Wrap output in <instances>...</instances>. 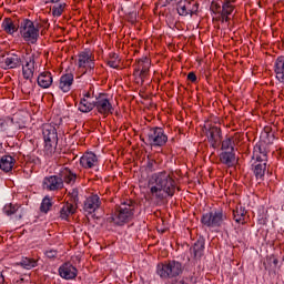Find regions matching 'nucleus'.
Instances as JSON below:
<instances>
[{
    "instance_id": "nucleus-1",
    "label": "nucleus",
    "mask_w": 284,
    "mask_h": 284,
    "mask_svg": "<svg viewBox=\"0 0 284 284\" xmlns=\"http://www.w3.org/2000/svg\"><path fill=\"white\" fill-rule=\"evenodd\" d=\"M149 187L156 199L174 195V180L165 172L153 174L149 180Z\"/></svg>"
},
{
    "instance_id": "nucleus-2",
    "label": "nucleus",
    "mask_w": 284,
    "mask_h": 284,
    "mask_svg": "<svg viewBox=\"0 0 284 284\" xmlns=\"http://www.w3.org/2000/svg\"><path fill=\"white\" fill-rule=\"evenodd\" d=\"M134 214H141V204L132 200H124L115 205L112 221L115 225H125V223H130L134 219Z\"/></svg>"
},
{
    "instance_id": "nucleus-3",
    "label": "nucleus",
    "mask_w": 284,
    "mask_h": 284,
    "mask_svg": "<svg viewBox=\"0 0 284 284\" xmlns=\"http://www.w3.org/2000/svg\"><path fill=\"white\" fill-rule=\"evenodd\" d=\"M42 136L44 141V154L47 156H54L57 146L59 145V133L57 126L52 123L42 125Z\"/></svg>"
},
{
    "instance_id": "nucleus-4",
    "label": "nucleus",
    "mask_w": 284,
    "mask_h": 284,
    "mask_svg": "<svg viewBox=\"0 0 284 284\" xmlns=\"http://www.w3.org/2000/svg\"><path fill=\"white\" fill-rule=\"evenodd\" d=\"M75 65L82 74H94V68H97L94 53L90 50L79 52L75 59Z\"/></svg>"
},
{
    "instance_id": "nucleus-5",
    "label": "nucleus",
    "mask_w": 284,
    "mask_h": 284,
    "mask_svg": "<svg viewBox=\"0 0 284 284\" xmlns=\"http://www.w3.org/2000/svg\"><path fill=\"white\" fill-rule=\"evenodd\" d=\"M20 36L29 45L37 44V41H39V24L34 26L32 20L23 19L20 22Z\"/></svg>"
},
{
    "instance_id": "nucleus-6",
    "label": "nucleus",
    "mask_w": 284,
    "mask_h": 284,
    "mask_svg": "<svg viewBox=\"0 0 284 284\" xmlns=\"http://www.w3.org/2000/svg\"><path fill=\"white\" fill-rule=\"evenodd\" d=\"M253 158L256 159L253 164L255 179L261 180L265 176V171L267 170V153L265 152V149L261 145H256L254 148Z\"/></svg>"
},
{
    "instance_id": "nucleus-7",
    "label": "nucleus",
    "mask_w": 284,
    "mask_h": 284,
    "mask_svg": "<svg viewBox=\"0 0 284 284\" xmlns=\"http://www.w3.org/2000/svg\"><path fill=\"white\" fill-rule=\"evenodd\" d=\"M181 272H183V266L181 263L175 261L158 265V274L161 278H172L174 276H179Z\"/></svg>"
},
{
    "instance_id": "nucleus-8",
    "label": "nucleus",
    "mask_w": 284,
    "mask_h": 284,
    "mask_svg": "<svg viewBox=\"0 0 284 284\" xmlns=\"http://www.w3.org/2000/svg\"><path fill=\"white\" fill-rule=\"evenodd\" d=\"M227 219V215L223 214V211H214L202 215L201 223L206 227H221Z\"/></svg>"
},
{
    "instance_id": "nucleus-9",
    "label": "nucleus",
    "mask_w": 284,
    "mask_h": 284,
    "mask_svg": "<svg viewBox=\"0 0 284 284\" xmlns=\"http://www.w3.org/2000/svg\"><path fill=\"white\" fill-rule=\"evenodd\" d=\"M23 65V55L16 53H9L0 59V68L2 70H17Z\"/></svg>"
},
{
    "instance_id": "nucleus-10",
    "label": "nucleus",
    "mask_w": 284,
    "mask_h": 284,
    "mask_svg": "<svg viewBox=\"0 0 284 284\" xmlns=\"http://www.w3.org/2000/svg\"><path fill=\"white\" fill-rule=\"evenodd\" d=\"M95 110L102 116H110L113 114L114 106H112V102L108 99V94L100 93L99 97L95 98Z\"/></svg>"
},
{
    "instance_id": "nucleus-11",
    "label": "nucleus",
    "mask_w": 284,
    "mask_h": 284,
    "mask_svg": "<svg viewBox=\"0 0 284 284\" xmlns=\"http://www.w3.org/2000/svg\"><path fill=\"white\" fill-rule=\"evenodd\" d=\"M146 132L149 145H158L161 148L162 145H165V143H168V135L163 133V129L148 128Z\"/></svg>"
},
{
    "instance_id": "nucleus-12",
    "label": "nucleus",
    "mask_w": 284,
    "mask_h": 284,
    "mask_svg": "<svg viewBox=\"0 0 284 284\" xmlns=\"http://www.w3.org/2000/svg\"><path fill=\"white\" fill-rule=\"evenodd\" d=\"M65 185L59 175L45 176L42 181V189L47 192H61Z\"/></svg>"
},
{
    "instance_id": "nucleus-13",
    "label": "nucleus",
    "mask_w": 284,
    "mask_h": 284,
    "mask_svg": "<svg viewBox=\"0 0 284 284\" xmlns=\"http://www.w3.org/2000/svg\"><path fill=\"white\" fill-rule=\"evenodd\" d=\"M80 165L83 170H98L99 156L92 151H87L80 158Z\"/></svg>"
},
{
    "instance_id": "nucleus-14",
    "label": "nucleus",
    "mask_w": 284,
    "mask_h": 284,
    "mask_svg": "<svg viewBox=\"0 0 284 284\" xmlns=\"http://www.w3.org/2000/svg\"><path fill=\"white\" fill-rule=\"evenodd\" d=\"M101 207V197L99 194L92 193L89 195L84 202H83V211L87 212V214H94L97 210Z\"/></svg>"
},
{
    "instance_id": "nucleus-15",
    "label": "nucleus",
    "mask_w": 284,
    "mask_h": 284,
    "mask_svg": "<svg viewBox=\"0 0 284 284\" xmlns=\"http://www.w3.org/2000/svg\"><path fill=\"white\" fill-rule=\"evenodd\" d=\"M78 274L79 270H77L70 262H65L59 267V275L65 281H74Z\"/></svg>"
},
{
    "instance_id": "nucleus-16",
    "label": "nucleus",
    "mask_w": 284,
    "mask_h": 284,
    "mask_svg": "<svg viewBox=\"0 0 284 284\" xmlns=\"http://www.w3.org/2000/svg\"><path fill=\"white\" fill-rule=\"evenodd\" d=\"M74 84V74L72 72L63 73L58 82V88L61 92L68 93Z\"/></svg>"
},
{
    "instance_id": "nucleus-17",
    "label": "nucleus",
    "mask_w": 284,
    "mask_h": 284,
    "mask_svg": "<svg viewBox=\"0 0 284 284\" xmlns=\"http://www.w3.org/2000/svg\"><path fill=\"white\" fill-rule=\"evenodd\" d=\"M34 55H31L26 60V63L22 64V77L26 79V81H32L34 79Z\"/></svg>"
},
{
    "instance_id": "nucleus-18",
    "label": "nucleus",
    "mask_w": 284,
    "mask_h": 284,
    "mask_svg": "<svg viewBox=\"0 0 284 284\" xmlns=\"http://www.w3.org/2000/svg\"><path fill=\"white\" fill-rule=\"evenodd\" d=\"M37 83L39 88H42L43 90H48V88H51L52 83H54V77L52 75V72L42 71L38 75Z\"/></svg>"
},
{
    "instance_id": "nucleus-19",
    "label": "nucleus",
    "mask_w": 284,
    "mask_h": 284,
    "mask_svg": "<svg viewBox=\"0 0 284 284\" xmlns=\"http://www.w3.org/2000/svg\"><path fill=\"white\" fill-rule=\"evenodd\" d=\"M58 176L61 179L62 183L68 185L77 183V173H74L70 168L62 166Z\"/></svg>"
},
{
    "instance_id": "nucleus-20",
    "label": "nucleus",
    "mask_w": 284,
    "mask_h": 284,
    "mask_svg": "<svg viewBox=\"0 0 284 284\" xmlns=\"http://www.w3.org/2000/svg\"><path fill=\"white\" fill-rule=\"evenodd\" d=\"M78 207L79 206H77V204H72L70 201H68L60 209V219H62V221H68L70 216L77 214Z\"/></svg>"
},
{
    "instance_id": "nucleus-21",
    "label": "nucleus",
    "mask_w": 284,
    "mask_h": 284,
    "mask_svg": "<svg viewBox=\"0 0 284 284\" xmlns=\"http://www.w3.org/2000/svg\"><path fill=\"white\" fill-rule=\"evenodd\" d=\"M1 28L6 34H14V32H19L21 24L14 22L11 18H4Z\"/></svg>"
},
{
    "instance_id": "nucleus-22",
    "label": "nucleus",
    "mask_w": 284,
    "mask_h": 284,
    "mask_svg": "<svg viewBox=\"0 0 284 284\" xmlns=\"http://www.w3.org/2000/svg\"><path fill=\"white\" fill-rule=\"evenodd\" d=\"M133 77L138 85H143V59L135 60L133 64Z\"/></svg>"
},
{
    "instance_id": "nucleus-23",
    "label": "nucleus",
    "mask_w": 284,
    "mask_h": 284,
    "mask_svg": "<svg viewBox=\"0 0 284 284\" xmlns=\"http://www.w3.org/2000/svg\"><path fill=\"white\" fill-rule=\"evenodd\" d=\"M205 250V239L199 237V240L194 243L193 247H191L190 252L195 261H199L201 256H203V252Z\"/></svg>"
},
{
    "instance_id": "nucleus-24",
    "label": "nucleus",
    "mask_w": 284,
    "mask_h": 284,
    "mask_svg": "<svg viewBox=\"0 0 284 284\" xmlns=\"http://www.w3.org/2000/svg\"><path fill=\"white\" fill-rule=\"evenodd\" d=\"M17 164V160L12 155H2L0 159V170L2 172H12V169Z\"/></svg>"
},
{
    "instance_id": "nucleus-25",
    "label": "nucleus",
    "mask_w": 284,
    "mask_h": 284,
    "mask_svg": "<svg viewBox=\"0 0 284 284\" xmlns=\"http://www.w3.org/2000/svg\"><path fill=\"white\" fill-rule=\"evenodd\" d=\"M206 136L212 148H216V143L221 141V129L217 126H212L206 131Z\"/></svg>"
},
{
    "instance_id": "nucleus-26",
    "label": "nucleus",
    "mask_w": 284,
    "mask_h": 284,
    "mask_svg": "<svg viewBox=\"0 0 284 284\" xmlns=\"http://www.w3.org/2000/svg\"><path fill=\"white\" fill-rule=\"evenodd\" d=\"M275 74L276 79L282 85H284V57H278L275 61Z\"/></svg>"
},
{
    "instance_id": "nucleus-27",
    "label": "nucleus",
    "mask_w": 284,
    "mask_h": 284,
    "mask_svg": "<svg viewBox=\"0 0 284 284\" xmlns=\"http://www.w3.org/2000/svg\"><path fill=\"white\" fill-rule=\"evenodd\" d=\"M220 161L224 163V165H229V168H231V165H234L236 158L232 151H224L220 154Z\"/></svg>"
},
{
    "instance_id": "nucleus-28",
    "label": "nucleus",
    "mask_w": 284,
    "mask_h": 284,
    "mask_svg": "<svg viewBox=\"0 0 284 284\" xmlns=\"http://www.w3.org/2000/svg\"><path fill=\"white\" fill-rule=\"evenodd\" d=\"M264 267L267 270V272H274L276 273V267H278V258L276 256L271 255L266 257V261L264 262Z\"/></svg>"
},
{
    "instance_id": "nucleus-29",
    "label": "nucleus",
    "mask_w": 284,
    "mask_h": 284,
    "mask_svg": "<svg viewBox=\"0 0 284 284\" xmlns=\"http://www.w3.org/2000/svg\"><path fill=\"white\" fill-rule=\"evenodd\" d=\"M245 214H247V212L243 206H240V207H236V210H233V219L235 223H241L242 225H245Z\"/></svg>"
},
{
    "instance_id": "nucleus-30",
    "label": "nucleus",
    "mask_w": 284,
    "mask_h": 284,
    "mask_svg": "<svg viewBox=\"0 0 284 284\" xmlns=\"http://www.w3.org/2000/svg\"><path fill=\"white\" fill-rule=\"evenodd\" d=\"M97 105V102H88V100H83L81 98L80 103L78 105V110L83 113L92 112Z\"/></svg>"
},
{
    "instance_id": "nucleus-31",
    "label": "nucleus",
    "mask_w": 284,
    "mask_h": 284,
    "mask_svg": "<svg viewBox=\"0 0 284 284\" xmlns=\"http://www.w3.org/2000/svg\"><path fill=\"white\" fill-rule=\"evenodd\" d=\"M185 3H187V0H181L180 2H178V13L180 14V17H192L194 12L187 9V6Z\"/></svg>"
},
{
    "instance_id": "nucleus-32",
    "label": "nucleus",
    "mask_w": 284,
    "mask_h": 284,
    "mask_svg": "<svg viewBox=\"0 0 284 284\" xmlns=\"http://www.w3.org/2000/svg\"><path fill=\"white\" fill-rule=\"evenodd\" d=\"M67 10H68V3L65 2L55 3L51 8L52 17H57V18L61 17L63 12H65Z\"/></svg>"
},
{
    "instance_id": "nucleus-33",
    "label": "nucleus",
    "mask_w": 284,
    "mask_h": 284,
    "mask_svg": "<svg viewBox=\"0 0 284 284\" xmlns=\"http://www.w3.org/2000/svg\"><path fill=\"white\" fill-rule=\"evenodd\" d=\"M106 64L110 67V68H113V69H119L120 65H121V59L119 58V54H116L115 52H111L109 54V59L106 61Z\"/></svg>"
},
{
    "instance_id": "nucleus-34",
    "label": "nucleus",
    "mask_w": 284,
    "mask_h": 284,
    "mask_svg": "<svg viewBox=\"0 0 284 284\" xmlns=\"http://www.w3.org/2000/svg\"><path fill=\"white\" fill-rule=\"evenodd\" d=\"M20 265L21 267H24V270H32L39 265V260H34L32 257H22Z\"/></svg>"
},
{
    "instance_id": "nucleus-35",
    "label": "nucleus",
    "mask_w": 284,
    "mask_h": 284,
    "mask_svg": "<svg viewBox=\"0 0 284 284\" xmlns=\"http://www.w3.org/2000/svg\"><path fill=\"white\" fill-rule=\"evenodd\" d=\"M49 210H52V197H50V195H45L41 202L40 212L48 214Z\"/></svg>"
},
{
    "instance_id": "nucleus-36",
    "label": "nucleus",
    "mask_w": 284,
    "mask_h": 284,
    "mask_svg": "<svg viewBox=\"0 0 284 284\" xmlns=\"http://www.w3.org/2000/svg\"><path fill=\"white\" fill-rule=\"evenodd\" d=\"M19 207H21L19 204L8 203L3 206V212L7 216H12V214H17V212H19Z\"/></svg>"
},
{
    "instance_id": "nucleus-37",
    "label": "nucleus",
    "mask_w": 284,
    "mask_h": 284,
    "mask_svg": "<svg viewBox=\"0 0 284 284\" xmlns=\"http://www.w3.org/2000/svg\"><path fill=\"white\" fill-rule=\"evenodd\" d=\"M68 196H70L69 203H72L77 207H79V189H72L69 193Z\"/></svg>"
},
{
    "instance_id": "nucleus-38",
    "label": "nucleus",
    "mask_w": 284,
    "mask_h": 284,
    "mask_svg": "<svg viewBox=\"0 0 284 284\" xmlns=\"http://www.w3.org/2000/svg\"><path fill=\"white\" fill-rule=\"evenodd\" d=\"M33 90H34V88L32 85V82L24 81L21 84V92H22V94H26V97H30V94H32Z\"/></svg>"
},
{
    "instance_id": "nucleus-39",
    "label": "nucleus",
    "mask_w": 284,
    "mask_h": 284,
    "mask_svg": "<svg viewBox=\"0 0 284 284\" xmlns=\"http://www.w3.org/2000/svg\"><path fill=\"white\" fill-rule=\"evenodd\" d=\"M82 100L88 101V103H97V100L94 101V91L92 89L85 91L83 93Z\"/></svg>"
},
{
    "instance_id": "nucleus-40",
    "label": "nucleus",
    "mask_w": 284,
    "mask_h": 284,
    "mask_svg": "<svg viewBox=\"0 0 284 284\" xmlns=\"http://www.w3.org/2000/svg\"><path fill=\"white\" fill-rule=\"evenodd\" d=\"M222 150H225V152H234V145H232V139H226L222 142Z\"/></svg>"
},
{
    "instance_id": "nucleus-41",
    "label": "nucleus",
    "mask_w": 284,
    "mask_h": 284,
    "mask_svg": "<svg viewBox=\"0 0 284 284\" xmlns=\"http://www.w3.org/2000/svg\"><path fill=\"white\" fill-rule=\"evenodd\" d=\"M154 170H156V161H154V160L150 159V156H148L145 172H154Z\"/></svg>"
},
{
    "instance_id": "nucleus-42",
    "label": "nucleus",
    "mask_w": 284,
    "mask_h": 284,
    "mask_svg": "<svg viewBox=\"0 0 284 284\" xmlns=\"http://www.w3.org/2000/svg\"><path fill=\"white\" fill-rule=\"evenodd\" d=\"M223 14L230 16L234 12V7L230 4V1H226L222 7Z\"/></svg>"
},
{
    "instance_id": "nucleus-43",
    "label": "nucleus",
    "mask_w": 284,
    "mask_h": 284,
    "mask_svg": "<svg viewBox=\"0 0 284 284\" xmlns=\"http://www.w3.org/2000/svg\"><path fill=\"white\" fill-rule=\"evenodd\" d=\"M45 256L48 258H57V256H59V252L57 250H49L45 252Z\"/></svg>"
},
{
    "instance_id": "nucleus-44",
    "label": "nucleus",
    "mask_w": 284,
    "mask_h": 284,
    "mask_svg": "<svg viewBox=\"0 0 284 284\" xmlns=\"http://www.w3.org/2000/svg\"><path fill=\"white\" fill-rule=\"evenodd\" d=\"M150 64H151L150 59L145 58L143 61V68H144L143 73L144 74H145V72H148V70H150Z\"/></svg>"
},
{
    "instance_id": "nucleus-45",
    "label": "nucleus",
    "mask_w": 284,
    "mask_h": 284,
    "mask_svg": "<svg viewBox=\"0 0 284 284\" xmlns=\"http://www.w3.org/2000/svg\"><path fill=\"white\" fill-rule=\"evenodd\" d=\"M189 81H192V83L196 82V74L194 72H190L187 74Z\"/></svg>"
},
{
    "instance_id": "nucleus-46",
    "label": "nucleus",
    "mask_w": 284,
    "mask_h": 284,
    "mask_svg": "<svg viewBox=\"0 0 284 284\" xmlns=\"http://www.w3.org/2000/svg\"><path fill=\"white\" fill-rule=\"evenodd\" d=\"M6 283V277L3 276V273L0 272V284Z\"/></svg>"
},
{
    "instance_id": "nucleus-47",
    "label": "nucleus",
    "mask_w": 284,
    "mask_h": 284,
    "mask_svg": "<svg viewBox=\"0 0 284 284\" xmlns=\"http://www.w3.org/2000/svg\"><path fill=\"white\" fill-rule=\"evenodd\" d=\"M227 17H229L227 14H224V13L222 12V21H227V20H229Z\"/></svg>"
},
{
    "instance_id": "nucleus-48",
    "label": "nucleus",
    "mask_w": 284,
    "mask_h": 284,
    "mask_svg": "<svg viewBox=\"0 0 284 284\" xmlns=\"http://www.w3.org/2000/svg\"><path fill=\"white\" fill-rule=\"evenodd\" d=\"M61 0H49V3H59Z\"/></svg>"
},
{
    "instance_id": "nucleus-49",
    "label": "nucleus",
    "mask_w": 284,
    "mask_h": 284,
    "mask_svg": "<svg viewBox=\"0 0 284 284\" xmlns=\"http://www.w3.org/2000/svg\"><path fill=\"white\" fill-rule=\"evenodd\" d=\"M282 210H284V205L282 206Z\"/></svg>"
},
{
    "instance_id": "nucleus-50",
    "label": "nucleus",
    "mask_w": 284,
    "mask_h": 284,
    "mask_svg": "<svg viewBox=\"0 0 284 284\" xmlns=\"http://www.w3.org/2000/svg\"><path fill=\"white\" fill-rule=\"evenodd\" d=\"M171 1H178V0H171Z\"/></svg>"
}]
</instances>
